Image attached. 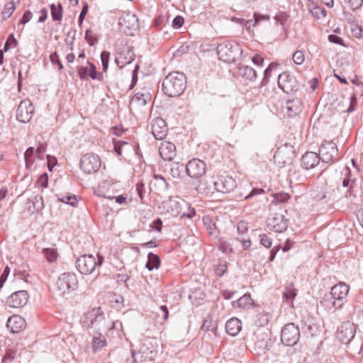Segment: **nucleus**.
<instances>
[{"instance_id": "f257e3e1", "label": "nucleus", "mask_w": 363, "mask_h": 363, "mask_svg": "<svg viewBox=\"0 0 363 363\" xmlns=\"http://www.w3.org/2000/svg\"><path fill=\"white\" fill-rule=\"evenodd\" d=\"M186 77L183 73L174 72L169 73L163 80L162 89L169 97L181 95L186 88Z\"/></svg>"}, {"instance_id": "f03ea898", "label": "nucleus", "mask_w": 363, "mask_h": 363, "mask_svg": "<svg viewBox=\"0 0 363 363\" xmlns=\"http://www.w3.org/2000/svg\"><path fill=\"white\" fill-rule=\"evenodd\" d=\"M242 54V49L237 43L225 41L217 47L218 58L228 63H232L239 60Z\"/></svg>"}, {"instance_id": "7ed1b4c3", "label": "nucleus", "mask_w": 363, "mask_h": 363, "mask_svg": "<svg viewBox=\"0 0 363 363\" xmlns=\"http://www.w3.org/2000/svg\"><path fill=\"white\" fill-rule=\"evenodd\" d=\"M57 290L61 296L68 298L78 288V279L74 273L62 274L56 283Z\"/></svg>"}, {"instance_id": "20e7f679", "label": "nucleus", "mask_w": 363, "mask_h": 363, "mask_svg": "<svg viewBox=\"0 0 363 363\" xmlns=\"http://www.w3.org/2000/svg\"><path fill=\"white\" fill-rule=\"evenodd\" d=\"M103 262L104 257L99 255L96 257L92 255H84L77 259L76 267L81 274H90L95 271L97 266L101 265Z\"/></svg>"}, {"instance_id": "39448f33", "label": "nucleus", "mask_w": 363, "mask_h": 363, "mask_svg": "<svg viewBox=\"0 0 363 363\" xmlns=\"http://www.w3.org/2000/svg\"><path fill=\"white\" fill-rule=\"evenodd\" d=\"M186 207H187V202L184 200H180L177 197H169V199L162 203L159 208L162 213L177 217L180 216L182 210Z\"/></svg>"}, {"instance_id": "423d86ee", "label": "nucleus", "mask_w": 363, "mask_h": 363, "mask_svg": "<svg viewBox=\"0 0 363 363\" xmlns=\"http://www.w3.org/2000/svg\"><path fill=\"white\" fill-rule=\"evenodd\" d=\"M101 165V158L98 155L87 153L82 157L79 167L85 174H91L97 172Z\"/></svg>"}, {"instance_id": "0eeeda50", "label": "nucleus", "mask_w": 363, "mask_h": 363, "mask_svg": "<svg viewBox=\"0 0 363 363\" xmlns=\"http://www.w3.org/2000/svg\"><path fill=\"white\" fill-rule=\"evenodd\" d=\"M119 26L124 33L134 35L139 29L138 18L133 13H124L119 19Z\"/></svg>"}, {"instance_id": "6e6552de", "label": "nucleus", "mask_w": 363, "mask_h": 363, "mask_svg": "<svg viewBox=\"0 0 363 363\" xmlns=\"http://www.w3.org/2000/svg\"><path fill=\"white\" fill-rule=\"evenodd\" d=\"M349 289V286L343 282H340L331 289L330 296L333 299V306L335 308H342L347 301Z\"/></svg>"}, {"instance_id": "1a4fd4ad", "label": "nucleus", "mask_w": 363, "mask_h": 363, "mask_svg": "<svg viewBox=\"0 0 363 363\" xmlns=\"http://www.w3.org/2000/svg\"><path fill=\"white\" fill-rule=\"evenodd\" d=\"M319 157L325 163L339 160L337 145L332 141H324L319 148Z\"/></svg>"}, {"instance_id": "9d476101", "label": "nucleus", "mask_w": 363, "mask_h": 363, "mask_svg": "<svg viewBox=\"0 0 363 363\" xmlns=\"http://www.w3.org/2000/svg\"><path fill=\"white\" fill-rule=\"evenodd\" d=\"M299 337V328L294 323H288L283 327L281 334V340L283 344L287 346H294L297 343Z\"/></svg>"}, {"instance_id": "9b49d317", "label": "nucleus", "mask_w": 363, "mask_h": 363, "mask_svg": "<svg viewBox=\"0 0 363 363\" xmlns=\"http://www.w3.org/2000/svg\"><path fill=\"white\" fill-rule=\"evenodd\" d=\"M185 170L189 177L194 179H198L205 174L206 164L203 161L194 158L186 164Z\"/></svg>"}, {"instance_id": "f8f14e48", "label": "nucleus", "mask_w": 363, "mask_h": 363, "mask_svg": "<svg viewBox=\"0 0 363 363\" xmlns=\"http://www.w3.org/2000/svg\"><path fill=\"white\" fill-rule=\"evenodd\" d=\"M279 87L286 94H291L298 89V84L294 75L283 72L278 77Z\"/></svg>"}, {"instance_id": "ddd939ff", "label": "nucleus", "mask_w": 363, "mask_h": 363, "mask_svg": "<svg viewBox=\"0 0 363 363\" xmlns=\"http://www.w3.org/2000/svg\"><path fill=\"white\" fill-rule=\"evenodd\" d=\"M355 325L350 321L344 322L337 329V338L343 344H348L354 337Z\"/></svg>"}, {"instance_id": "4468645a", "label": "nucleus", "mask_w": 363, "mask_h": 363, "mask_svg": "<svg viewBox=\"0 0 363 363\" xmlns=\"http://www.w3.org/2000/svg\"><path fill=\"white\" fill-rule=\"evenodd\" d=\"M215 189L223 194L233 191L237 186L236 181L231 177L219 176L213 182Z\"/></svg>"}, {"instance_id": "2eb2a0df", "label": "nucleus", "mask_w": 363, "mask_h": 363, "mask_svg": "<svg viewBox=\"0 0 363 363\" xmlns=\"http://www.w3.org/2000/svg\"><path fill=\"white\" fill-rule=\"evenodd\" d=\"M34 107L29 100L21 101L16 111V119L23 123H28L33 117Z\"/></svg>"}, {"instance_id": "dca6fc26", "label": "nucleus", "mask_w": 363, "mask_h": 363, "mask_svg": "<svg viewBox=\"0 0 363 363\" xmlns=\"http://www.w3.org/2000/svg\"><path fill=\"white\" fill-rule=\"evenodd\" d=\"M28 298L29 296L27 291L21 290L10 295L6 300V303L11 308H21L27 303Z\"/></svg>"}, {"instance_id": "f3484780", "label": "nucleus", "mask_w": 363, "mask_h": 363, "mask_svg": "<svg viewBox=\"0 0 363 363\" xmlns=\"http://www.w3.org/2000/svg\"><path fill=\"white\" fill-rule=\"evenodd\" d=\"M135 59V54L132 48H123L117 52L115 63L118 68L122 69L125 65L130 64Z\"/></svg>"}, {"instance_id": "a211bd4d", "label": "nucleus", "mask_w": 363, "mask_h": 363, "mask_svg": "<svg viewBox=\"0 0 363 363\" xmlns=\"http://www.w3.org/2000/svg\"><path fill=\"white\" fill-rule=\"evenodd\" d=\"M104 319L101 308H95L86 313L83 319V324L89 328L96 326Z\"/></svg>"}, {"instance_id": "6ab92c4d", "label": "nucleus", "mask_w": 363, "mask_h": 363, "mask_svg": "<svg viewBox=\"0 0 363 363\" xmlns=\"http://www.w3.org/2000/svg\"><path fill=\"white\" fill-rule=\"evenodd\" d=\"M151 132L156 140H163L167 133L165 121L161 118H155L151 123Z\"/></svg>"}, {"instance_id": "aec40b11", "label": "nucleus", "mask_w": 363, "mask_h": 363, "mask_svg": "<svg viewBox=\"0 0 363 363\" xmlns=\"http://www.w3.org/2000/svg\"><path fill=\"white\" fill-rule=\"evenodd\" d=\"M287 226V220L284 218L282 214L276 213L268 220V228L275 232L281 233L286 230Z\"/></svg>"}, {"instance_id": "412c9836", "label": "nucleus", "mask_w": 363, "mask_h": 363, "mask_svg": "<svg viewBox=\"0 0 363 363\" xmlns=\"http://www.w3.org/2000/svg\"><path fill=\"white\" fill-rule=\"evenodd\" d=\"M154 339L145 338L143 340L139 352L142 354L141 355V362L151 360L153 358V353L155 352V347L152 343Z\"/></svg>"}, {"instance_id": "4be33fe9", "label": "nucleus", "mask_w": 363, "mask_h": 363, "mask_svg": "<svg viewBox=\"0 0 363 363\" xmlns=\"http://www.w3.org/2000/svg\"><path fill=\"white\" fill-rule=\"evenodd\" d=\"M94 193L99 197L106 198L108 199H113V189L112 184L109 181H104L101 182L99 186L94 189Z\"/></svg>"}, {"instance_id": "5701e85b", "label": "nucleus", "mask_w": 363, "mask_h": 363, "mask_svg": "<svg viewBox=\"0 0 363 363\" xmlns=\"http://www.w3.org/2000/svg\"><path fill=\"white\" fill-rule=\"evenodd\" d=\"M159 152L164 160H172L176 156L175 145L168 141H163L159 147Z\"/></svg>"}, {"instance_id": "b1692460", "label": "nucleus", "mask_w": 363, "mask_h": 363, "mask_svg": "<svg viewBox=\"0 0 363 363\" xmlns=\"http://www.w3.org/2000/svg\"><path fill=\"white\" fill-rule=\"evenodd\" d=\"M319 155L314 152H306L301 157V164L303 168L311 169L320 162Z\"/></svg>"}, {"instance_id": "393cba45", "label": "nucleus", "mask_w": 363, "mask_h": 363, "mask_svg": "<svg viewBox=\"0 0 363 363\" xmlns=\"http://www.w3.org/2000/svg\"><path fill=\"white\" fill-rule=\"evenodd\" d=\"M7 328L13 333H17L26 328V321L20 315H13L8 319Z\"/></svg>"}, {"instance_id": "a878e982", "label": "nucleus", "mask_w": 363, "mask_h": 363, "mask_svg": "<svg viewBox=\"0 0 363 363\" xmlns=\"http://www.w3.org/2000/svg\"><path fill=\"white\" fill-rule=\"evenodd\" d=\"M286 113L289 117H294L302 110V103L300 99L295 98L288 100L285 105Z\"/></svg>"}, {"instance_id": "bb28decb", "label": "nucleus", "mask_w": 363, "mask_h": 363, "mask_svg": "<svg viewBox=\"0 0 363 363\" xmlns=\"http://www.w3.org/2000/svg\"><path fill=\"white\" fill-rule=\"evenodd\" d=\"M151 97L149 90L147 88H143L133 96L131 103L138 106H143L150 101Z\"/></svg>"}, {"instance_id": "cd10ccee", "label": "nucleus", "mask_w": 363, "mask_h": 363, "mask_svg": "<svg viewBox=\"0 0 363 363\" xmlns=\"http://www.w3.org/2000/svg\"><path fill=\"white\" fill-rule=\"evenodd\" d=\"M107 345L106 338L99 331H96L93 335L91 341V347L94 352L101 350Z\"/></svg>"}, {"instance_id": "c85d7f7f", "label": "nucleus", "mask_w": 363, "mask_h": 363, "mask_svg": "<svg viewBox=\"0 0 363 363\" xmlns=\"http://www.w3.org/2000/svg\"><path fill=\"white\" fill-rule=\"evenodd\" d=\"M241 328L242 323L240 320L236 318H231L226 322L225 330L230 335H236L240 331Z\"/></svg>"}, {"instance_id": "c756f323", "label": "nucleus", "mask_w": 363, "mask_h": 363, "mask_svg": "<svg viewBox=\"0 0 363 363\" xmlns=\"http://www.w3.org/2000/svg\"><path fill=\"white\" fill-rule=\"evenodd\" d=\"M113 145L115 152L118 155L121 156L130 152L133 149L132 145L124 140H113Z\"/></svg>"}, {"instance_id": "7c9ffc66", "label": "nucleus", "mask_w": 363, "mask_h": 363, "mask_svg": "<svg viewBox=\"0 0 363 363\" xmlns=\"http://www.w3.org/2000/svg\"><path fill=\"white\" fill-rule=\"evenodd\" d=\"M254 306V301L250 294H245L238 300L233 302V306L240 308H250Z\"/></svg>"}, {"instance_id": "2f4dec72", "label": "nucleus", "mask_w": 363, "mask_h": 363, "mask_svg": "<svg viewBox=\"0 0 363 363\" xmlns=\"http://www.w3.org/2000/svg\"><path fill=\"white\" fill-rule=\"evenodd\" d=\"M238 74L246 79L253 82L257 79V72L248 65H241L238 67Z\"/></svg>"}, {"instance_id": "473e14b6", "label": "nucleus", "mask_w": 363, "mask_h": 363, "mask_svg": "<svg viewBox=\"0 0 363 363\" xmlns=\"http://www.w3.org/2000/svg\"><path fill=\"white\" fill-rule=\"evenodd\" d=\"M160 265V259L158 255L154 253H149L147 255V262L146 263V267L149 271H152L154 269H157Z\"/></svg>"}, {"instance_id": "72a5a7b5", "label": "nucleus", "mask_w": 363, "mask_h": 363, "mask_svg": "<svg viewBox=\"0 0 363 363\" xmlns=\"http://www.w3.org/2000/svg\"><path fill=\"white\" fill-rule=\"evenodd\" d=\"M261 19H269V18L264 16H260L255 13L254 15V20H245L241 18L238 19V21L243 24L246 29L250 30L251 27L255 26Z\"/></svg>"}, {"instance_id": "f704fd0d", "label": "nucleus", "mask_w": 363, "mask_h": 363, "mask_svg": "<svg viewBox=\"0 0 363 363\" xmlns=\"http://www.w3.org/2000/svg\"><path fill=\"white\" fill-rule=\"evenodd\" d=\"M184 169V164L179 162H172L170 164V174L173 178L179 179Z\"/></svg>"}, {"instance_id": "c9c22d12", "label": "nucleus", "mask_w": 363, "mask_h": 363, "mask_svg": "<svg viewBox=\"0 0 363 363\" xmlns=\"http://www.w3.org/2000/svg\"><path fill=\"white\" fill-rule=\"evenodd\" d=\"M153 177L155 182L152 184L154 186H157L158 190L164 191L169 189V184L163 176L154 174Z\"/></svg>"}, {"instance_id": "e433bc0d", "label": "nucleus", "mask_w": 363, "mask_h": 363, "mask_svg": "<svg viewBox=\"0 0 363 363\" xmlns=\"http://www.w3.org/2000/svg\"><path fill=\"white\" fill-rule=\"evenodd\" d=\"M51 16L54 21H61L62 18V6L60 3L55 6V4L50 5Z\"/></svg>"}, {"instance_id": "4c0bfd02", "label": "nucleus", "mask_w": 363, "mask_h": 363, "mask_svg": "<svg viewBox=\"0 0 363 363\" xmlns=\"http://www.w3.org/2000/svg\"><path fill=\"white\" fill-rule=\"evenodd\" d=\"M287 147H281L278 148V150L276 151L274 158L275 160L278 161L279 163H281L280 160H282V163L285 164L286 163H289L291 160V157H288L287 159H284V155L286 154Z\"/></svg>"}, {"instance_id": "58836bf2", "label": "nucleus", "mask_w": 363, "mask_h": 363, "mask_svg": "<svg viewBox=\"0 0 363 363\" xmlns=\"http://www.w3.org/2000/svg\"><path fill=\"white\" fill-rule=\"evenodd\" d=\"M217 324L211 317L208 316L206 318L203 322V325L201 327V330L207 332V331H215L216 329Z\"/></svg>"}, {"instance_id": "ea45409f", "label": "nucleus", "mask_w": 363, "mask_h": 363, "mask_svg": "<svg viewBox=\"0 0 363 363\" xmlns=\"http://www.w3.org/2000/svg\"><path fill=\"white\" fill-rule=\"evenodd\" d=\"M15 1H10L5 4L4 8L1 12L4 19L9 18L16 10Z\"/></svg>"}, {"instance_id": "a19ab883", "label": "nucleus", "mask_w": 363, "mask_h": 363, "mask_svg": "<svg viewBox=\"0 0 363 363\" xmlns=\"http://www.w3.org/2000/svg\"><path fill=\"white\" fill-rule=\"evenodd\" d=\"M43 254L49 262H53L57 260L58 254L55 248H44Z\"/></svg>"}, {"instance_id": "79ce46f5", "label": "nucleus", "mask_w": 363, "mask_h": 363, "mask_svg": "<svg viewBox=\"0 0 363 363\" xmlns=\"http://www.w3.org/2000/svg\"><path fill=\"white\" fill-rule=\"evenodd\" d=\"M356 182L355 179H352L350 177H345L342 181V185L344 187H347L348 189L346 192V196H347V194L352 195V189L354 186V184Z\"/></svg>"}, {"instance_id": "37998d69", "label": "nucleus", "mask_w": 363, "mask_h": 363, "mask_svg": "<svg viewBox=\"0 0 363 363\" xmlns=\"http://www.w3.org/2000/svg\"><path fill=\"white\" fill-rule=\"evenodd\" d=\"M277 67V65L275 64V63H270L269 65L268 66V67L264 70V77L260 83V86H264L265 85H267V82H268V79L271 76V72H272V70L274 68V67Z\"/></svg>"}, {"instance_id": "c03bdc74", "label": "nucleus", "mask_w": 363, "mask_h": 363, "mask_svg": "<svg viewBox=\"0 0 363 363\" xmlns=\"http://www.w3.org/2000/svg\"><path fill=\"white\" fill-rule=\"evenodd\" d=\"M284 298L293 300L296 296V291L292 284L286 286L284 292Z\"/></svg>"}, {"instance_id": "a18cd8bd", "label": "nucleus", "mask_w": 363, "mask_h": 363, "mask_svg": "<svg viewBox=\"0 0 363 363\" xmlns=\"http://www.w3.org/2000/svg\"><path fill=\"white\" fill-rule=\"evenodd\" d=\"M292 59L295 64L301 65L305 61V55L302 50H296L294 53Z\"/></svg>"}, {"instance_id": "49530a36", "label": "nucleus", "mask_w": 363, "mask_h": 363, "mask_svg": "<svg viewBox=\"0 0 363 363\" xmlns=\"http://www.w3.org/2000/svg\"><path fill=\"white\" fill-rule=\"evenodd\" d=\"M196 215V211L194 208H191L190 204L187 203V207L183 208L182 210L180 216L182 218L187 217L189 218H192Z\"/></svg>"}, {"instance_id": "de8ad7c7", "label": "nucleus", "mask_w": 363, "mask_h": 363, "mask_svg": "<svg viewBox=\"0 0 363 363\" xmlns=\"http://www.w3.org/2000/svg\"><path fill=\"white\" fill-rule=\"evenodd\" d=\"M248 224L245 221H240L237 225V231L238 233V238L244 237L247 233Z\"/></svg>"}, {"instance_id": "09e8293b", "label": "nucleus", "mask_w": 363, "mask_h": 363, "mask_svg": "<svg viewBox=\"0 0 363 363\" xmlns=\"http://www.w3.org/2000/svg\"><path fill=\"white\" fill-rule=\"evenodd\" d=\"M88 64L90 65V69H89L88 75L92 79H98L99 80H102V79H103L102 73H97V72L96 70V67L93 64H91L90 62H88Z\"/></svg>"}, {"instance_id": "8fccbe9b", "label": "nucleus", "mask_w": 363, "mask_h": 363, "mask_svg": "<svg viewBox=\"0 0 363 363\" xmlns=\"http://www.w3.org/2000/svg\"><path fill=\"white\" fill-rule=\"evenodd\" d=\"M110 57V52L108 51H103L101 54V59L102 62L103 71L106 72L108 67V61Z\"/></svg>"}, {"instance_id": "3c124183", "label": "nucleus", "mask_w": 363, "mask_h": 363, "mask_svg": "<svg viewBox=\"0 0 363 363\" xmlns=\"http://www.w3.org/2000/svg\"><path fill=\"white\" fill-rule=\"evenodd\" d=\"M259 242L262 245L269 248L272 246V239L267 234L263 233L259 235Z\"/></svg>"}, {"instance_id": "603ef678", "label": "nucleus", "mask_w": 363, "mask_h": 363, "mask_svg": "<svg viewBox=\"0 0 363 363\" xmlns=\"http://www.w3.org/2000/svg\"><path fill=\"white\" fill-rule=\"evenodd\" d=\"M59 200L67 204H69L72 206H75L77 203V200L75 196H64L59 199Z\"/></svg>"}, {"instance_id": "864d4df0", "label": "nucleus", "mask_w": 363, "mask_h": 363, "mask_svg": "<svg viewBox=\"0 0 363 363\" xmlns=\"http://www.w3.org/2000/svg\"><path fill=\"white\" fill-rule=\"evenodd\" d=\"M16 352L12 350H7L2 359L4 363L11 362L16 357Z\"/></svg>"}, {"instance_id": "5fc2aeb1", "label": "nucleus", "mask_w": 363, "mask_h": 363, "mask_svg": "<svg viewBox=\"0 0 363 363\" xmlns=\"http://www.w3.org/2000/svg\"><path fill=\"white\" fill-rule=\"evenodd\" d=\"M349 8L352 10L359 9L363 2V0H345Z\"/></svg>"}, {"instance_id": "6e6d98bb", "label": "nucleus", "mask_w": 363, "mask_h": 363, "mask_svg": "<svg viewBox=\"0 0 363 363\" xmlns=\"http://www.w3.org/2000/svg\"><path fill=\"white\" fill-rule=\"evenodd\" d=\"M357 104V97L354 94H353L350 99V106L349 107L346 109V112L347 113H351L353 111H354L355 108H356V106Z\"/></svg>"}, {"instance_id": "4d7b16f0", "label": "nucleus", "mask_w": 363, "mask_h": 363, "mask_svg": "<svg viewBox=\"0 0 363 363\" xmlns=\"http://www.w3.org/2000/svg\"><path fill=\"white\" fill-rule=\"evenodd\" d=\"M88 9H89V6H88L87 3L84 2L82 9L81 11V13L79 14V19H78L79 24H82L83 23L84 19L86 15L87 14Z\"/></svg>"}, {"instance_id": "13d9d810", "label": "nucleus", "mask_w": 363, "mask_h": 363, "mask_svg": "<svg viewBox=\"0 0 363 363\" xmlns=\"http://www.w3.org/2000/svg\"><path fill=\"white\" fill-rule=\"evenodd\" d=\"M184 18L181 16H177L172 21V27L174 28H179L184 24Z\"/></svg>"}, {"instance_id": "bf43d9fd", "label": "nucleus", "mask_w": 363, "mask_h": 363, "mask_svg": "<svg viewBox=\"0 0 363 363\" xmlns=\"http://www.w3.org/2000/svg\"><path fill=\"white\" fill-rule=\"evenodd\" d=\"M50 60L53 64L57 63L59 65V69H63V65H62V64L59 58V56L56 52L52 53L50 55Z\"/></svg>"}, {"instance_id": "052dcab7", "label": "nucleus", "mask_w": 363, "mask_h": 363, "mask_svg": "<svg viewBox=\"0 0 363 363\" xmlns=\"http://www.w3.org/2000/svg\"><path fill=\"white\" fill-rule=\"evenodd\" d=\"M10 273V269L8 266H6L0 277V288H2L5 281L7 279V277Z\"/></svg>"}, {"instance_id": "680f3d73", "label": "nucleus", "mask_w": 363, "mask_h": 363, "mask_svg": "<svg viewBox=\"0 0 363 363\" xmlns=\"http://www.w3.org/2000/svg\"><path fill=\"white\" fill-rule=\"evenodd\" d=\"M289 196L288 194H277L274 195V200L277 203H284L288 201Z\"/></svg>"}, {"instance_id": "e2e57ef3", "label": "nucleus", "mask_w": 363, "mask_h": 363, "mask_svg": "<svg viewBox=\"0 0 363 363\" xmlns=\"http://www.w3.org/2000/svg\"><path fill=\"white\" fill-rule=\"evenodd\" d=\"M136 190L142 203H143L145 194V186L143 183H138L136 185Z\"/></svg>"}, {"instance_id": "0e129e2a", "label": "nucleus", "mask_w": 363, "mask_h": 363, "mask_svg": "<svg viewBox=\"0 0 363 363\" xmlns=\"http://www.w3.org/2000/svg\"><path fill=\"white\" fill-rule=\"evenodd\" d=\"M89 73V68L86 67H78V76L81 79H84Z\"/></svg>"}, {"instance_id": "69168bd1", "label": "nucleus", "mask_w": 363, "mask_h": 363, "mask_svg": "<svg viewBox=\"0 0 363 363\" xmlns=\"http://www.w3.org/2000/svg\"><path fill=\"white\" fill-rule=\"evenodd\" d=\"M48 182V174L46 173H44L40 176L37 182L40 186L47 187Z\"/></svg>"}, {"instance_id": "338daca9", "label": "nucleus", "mask_w": 363, "mask_h": 363, "mask_svg": "<svg viewBox=\"0 0 363 363\" xmlns=\"http://www.w3.org/2000/svg\"><path fill=\"white\" fill-rule=\"evenodd\" d=\"M328 40L330 43H335L337 45H342V43H343V40L340 37H339L336 35H334V34H331V35H328Z\"/></svg>"}, {"instance_id": "774afa93", "label": "nucleus", "mask_w": 363, "mask_h": 363, "mask_svg": "<svg viewBox=\"0 0 363 363\" xmlns=\"http://www.w3.org/2000/svg\"><path fill=\"white\" fill-rule=\"evenodd\" d=\"M33 14L30 11H26L21 18L20 23L21 24H26L30 21L32 18Z\"/></svg>"}]
</instances>
